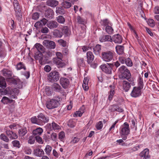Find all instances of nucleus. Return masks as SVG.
<instances>
[{"instance_id": "obj_1", "label": "nucleus", "mask_w": 159, "mask_h": 159, "mask_svg": "<svg viewBox=\"0 0 159 159\" xmlns=\"http://www.w3.org/2000/svg\"><path fill=\"white\" fill-rule=\"evenodd\" d=\"M119 72L121 74V78L122 79H125L129 82H132L133 78L131 77V74L129 70L125 66H123L119 69Z\"/></svg>"}, {"instance_id": "obj_2", "label": "nucleus", "mask_w": 159, "mask_h": 159, "mask_svg": "<svg viewBox=\"0 0 159 159\" xmlns=\"http://www.w3.org/2000/svg\"><path fill=\"white\" fill-rule=\"evenodd\" d=\"M114 55V52L111 50H108L103 52L102 53V58L103 61L106 62L111 61Z\"/></svg>"}, {"instance_id": "obj_3", "label": "nucleus", "mask_w": 159, "mask_h": 159, "mask_svg": "<svg viewBox=\"0 0 159 159\" xmlns=\"http://www.w3.org/2000/svg\"><path fill=\"white\" fill-rule=\"evenodd\" d=\"M16 98L15 94H11L8 95V97L7 96L3 97L1 102L4 104H9L11 103H14L15 101L13 99Z\"/></svg>"}, {"instance_id": "obj_4", "label": "nucleus", "mask_w": 159, "mask_h": 159, "mask_svg": "<svg viewBox=\"0 0 159 159\" xmlns=\"http://www.w3.org/2000/svg\"><path fill=\"white\" fill-rule=\"evenodd\" d=\"M113 67V64L111 63L103 64L100 66V68L105 73L108 74L111 73Z\"/></svg>"}, {"instance_id": "obj_5", "label": "nucleus", "mask_w": 159, "mask_h": 159, "mask_svg": "<svg viewBox=\"0 0 159 159\" xmlns=\"http://www.w3.org/2000/svg\"><path fill=\"white\" fill-rule=\"evenodd\" d=\"M59 78V73L57 71H52L48 76V80L51 82L57 81Z\"/></svg>"}, {"instance_id": "obj_6", "label": "nucleus", "mask_w": 159, "mask_h": 159, "mask_svg": "<svg viewBox=\"0 0 159 159\" xmlns=\"http://www.w3.org/2000/svg\"><path fill=\"white\" fill-rule=\"evenodd\" d=\"M58 101L55 99H51L47 102L46 106L48 109H52L57 107Z\"/></svg>"}, {"instance_id": "obj_7", "label": "nucleus", "mask_w": 159, "mask_h": 159, "mask_svg": "<svg viewBox=\"0 0 159 159\" xmlns=\"http://www.w3.org/2000/svg\"><path fill=\"white\" fill-rule=\"evenodd\" d=\"M39 118L40 125H43L46 123L49 122V117L46 115H44L43 113H40L37 116Z\"/></svg>"}, {"instance_id": "obj_8", "label": "nucleus", "mask_w": 159, "mask_h": 159, "mask_svg": "<svg viewBox=\"0 0 159 159\" xmlns=\"http://www.w3.org/2000/svg\"><path fill=\"white\" fill-rule=\"evenodd\" d=\"M121 134L123 135H128L130 132L129 126L128 124L125 122L121 126Z\"/></svg>"}, {"instance_id": "obj_9", "label": "nucleus", "mask_w": 159, "mask_h": 159, "mask_svg": "<svg viewBox=\"0 0 159 159\" xmlns=\"http://www.w3.org/2000/svg\"><path fill=\"white\" fill-rule=\"evenodd\" d=\"M1 74L4 77L5 79H10L11 78L12 73L11 71L6 69H3L1 71Z\"/></svg>"}, {"instance_id": "obj_10", "label": "nucleus", "mask_w": 159, "mask_h": 159, "mask_svg": "<svg viewBox=\"0 0 159 159\" xmlns=\"http://www.w3.org/2000/svg\"><path fill=\"white\" fill-rule=\"evenodd\" d=\"M43 45L47 48L51 49H54L56 47L55 42L52 41L45 40L43 41Z\"/></svg>"}, {"instance_id": "obj_11", "label": "nucleus", "mask_w": 159, "mask_h": 159, "mask_svg": "<svg viewBox=\"0 0 159 159\" xmlns=\"http://www.w3.org/2000/svg\"><path fill=\"white\" fill-rule=\"evenodd\" d=\"M141 89L138 87H134L130 94L132 97L136 98L141 95Z\"/></svg>"}, {"instance_id": "obj_12", "label": "nucleus", "mask_w": 159, "mask_h": 159, "mask_svg": "<svg viewBox=\"0 0 159 159\" xmlns=\"http://www.w3.org/2000/svg\"><path fill=\"white\" fill-rule=\"evenodd\" d=\"M33 154L35 156L41 157L44 154V152L42 149L38 148L34 150Z\"/></svg>"}, {"instance_id": "obj_13", "label": "nucleus", "mask_w": 159, "mask_h": 159, "mask_svg": "<svg viewBox=\"0 0 159 159\" xmlns=\"http://www.w3.org/2000/svg\"><path fill=\"white\" fill-rule=\"evenodd\" d=\"M47 20L43 18L40 21H38L36 22L34 25V26L37 28H39L42 27L43 25H45L47 23Z\"/></svg>"}, {"instance_id": "obj_14", "label": "nucleus", "mask_w": 159, "mask_h": 159, "mask_svg": "<svg viewBox=\"0 0 159 159\" xmlns=\"http://www.w3.org/2000/svg\"><path fill=\"white\" fill-rule=\"evenodd\" d=\"M60 82L62 87L65 89L66 88L69 84L68 79L65 78H61L60 80Z\"/></svg>"}, {"instance_id": "obj_15", "label": "nucleus", "mask_w": 159, "mask_h": 159, "mask_svg": "<svg viewBox=\"0 0 159 159\" xmlns=\"http://www.w3.org/2000/svg\"><path fill=\"white\" fill-rule=\"evenodd\" d=\"M112 41L116 43H120L122 42V37L119 34H115L112 37Z\"/></svg>"}, {"instance_id": "obj_16", "label": "nucleus", "mask_w": 159, "mask_h": 159, "mask_svg": "<svg viewBox=\"0 0 159 159\" xmlns=\"http://www.w3.org/2000/svg\"><path fill=\"white\" fill-rule=\"evenodd\" d=\"M6 133L7 135L11 139H16L18 137L16 134L12 131V130L6 129Z\"/></svg>"}, {"instance_id": "obj_17", "label": "nucleus", "mask_w": 159, "mask_h": 159, "mask_svg": "<svg viewBox=\"0 0 159 159\" xmlns=\"http://www.w3.org/2000/svg\"><path fill=\"white\" fill-rule=\"evenodd\" d=\"M42 53L39 52H36L34 56V58L35 59L39 60V62L41 64L43 65L44 62L42 61L43 55Z\"/></svg>"}, {"instance_id": "obj_18", "label": "nucleus", "mask_w": 159, "mask_h": 159, "mask_svg": "<svg viewBox=\"0 0 159 159\" xmlns=\"http://www.w3.org/2000/svg\"><path fill=\"white\" fill-rule=\"evenodd\" d=\"M58 25V23L56 21H50L47 23V27L50 29H52L57 27Z\"/></svg>"}, {"instance_id": "obj_19", "label": "nucleus", "mask_w": 159, "mask_h": 159, "mask_svg": "<svg viewBox=\"0 0 159 159\" xmlns=\"http://www.w3.org/2000/svg\"><path fill=\"white\" fill-rule=\"evenodd\" d=\"M47 5L51 7H55L58 4V2L56 0H48L46 2Z\"/></svg>"}, {"instance_id": "obj_20", "label": "nucleus", "mask_w": 159, "mask_h": 159, "mask_svg": "<svg viewBox=\"0 0 159 159\" xmlns=\"http://www.w3.org/2000/svg\"><path fill=\"white\" fill-rule=\"evenodd\" d=\"M86 55L87 62L89 64H91L93 60L94 56L92 52L90 51L88 52Z\"/></svg>"}, {"instance_id": "obj_21", "label": "nucleus", "mask_w": 159, "mask_h": 159, "mask_svg": "<svg viewBox=\"0 0 159 159\" xmlns=\"http://www.w3.org/2000/svg\"><path fill=\"white\" fill-rule=\"evenodd\" d=\"M57 59H55L54 60V61L53 62L56 64L59 68H63L65 66L66 64L65 63L62 61V60H57Z\"/></svg>"}, {"instance_id": "obj_22", "label": "nucleus", "mask_w": 159, "mask_h": 159, "mask_svg": "<svg viewBox=\"0 0 159 159\" xmlns=\"http://www.w3.org/2000/svg\"><path fill=\"white\" fill-rule=\"evenodd\" d=\"M52 127H51V125L50 124H47V126H50V129L51 130L53 129L54 130H58L60 129V126L55 123V122H52Z\"/></svg>"}, {"instance_id": "obj_23", "label": "nucleus", "mask_w": 159, "mask_h": 159, "mask_svg": "<svg viewBox=\"0 0 159 159\" xmlns=\"http://www.w3.org/2000/svg\"><path fill=\"white\" fill-rule=\"evenodd\" d=\"M148 151V149H145L140 153V156L141 157H143L145 159L149 158V155Z\"/></svg>"}, {"instance_id": "obj_24", "label": "nucleus", "mask_w": 159, "mask_h": 159, "mask_svg": "<svg viewBox=\"0 0 159 159\" xmlns=\"http://www.w3.org/2000/svg\"><path fill=\"white\" fill-rule=\"evenodd\" d=\"M57 134L54 132L52 133L51 134L50 137L49 136H47V139H45V140H49L48 139L51 140L53 141H56L57 139Z\"/></svg>"}, {"instance_id": "obj_25", "label": "nucleus", "mask_w": 159, "mask_h": 159, "mask_svg": "<svg viewBox=\"0 0 159 159\" xmlns=\"http://www.w3.org/2000/svg\"><path fill=\"white\" fill-rule=\"evenodd\" d=\"M132 82H128L126 81H124L123 83V87L125 91L129 90L130 88V84Z\"/></svg>"}, {"instance_id": "obj_26", "label": "nucleus", "mask_w": 159, "mask_h": 159, "mask_svg": "<svg viewBox=\"0 0 159 159\" xmlns=\"http://www.w3.org/2000/svg\"><path fill=\"white\" fill-rule=\"evenodd\" d=\"M100 41L101 42H104L106 41H112V38L109 35H105L99 38Z\"/></svg>"}, {"instance_id": "obj_27", "label": "nucleus", "mask_w": 159, "mask_h": 159, "mask_svg": "<svg viewBox=\"0 0 159 159\" xmlns=\"http://www.w3.org/2000/svg\"><path fill=\"white\" fill-rule=\"evenodd\" d=\"M34 47L36 48L38 50L37 52L43 53L44 51V48L39 43H36Z\"/></svg>"}, {"instance_id": "obj_28", "label": "nucleus", "mask_w": 159, "mask_h": 159, "mask_svg": "<svg viewBox=\"0 0 159 159\" xmlns=\"http://www.w3.org/2000/svg\"><path fill=\"white\" fill-rule=\"evenodd\" d=\"M12 92L8 88H7L4 90L0 89V93L2 95H5L7 94L10 95L12 94Z\"/></svg>"}, {"instance_id": "obj_29", "label": "nucleus", "mask_w": 159, "mask_h": 159, "mask_svg": "<svg viewBox=\"0 0 159 159\" xmlns=\"http://www.w3.org/2000/svg\"><path fill=\"white\" fill-rule=\"evenodd\" d=\"M89 82V79L87 78H84L83 84L82 86L84 89L85 90H87L89 89V87L88 83Z\"/></svg>"}, {"instance_id": "obj_30", "label": "nucleus", "mask_w": 159, "mask_h": 159, "mask_svg": "<svg viewBox=\"0 0 159 159\" xmlns=\"http://www.w3.org/2000/svg\"><path fill=\"white\" fill-rule=\"evenodd\" d=\"M43 131V129L42 128L39 127L34 130L33 131V133L34 135L39 136L42 134Z\"/></svg>"}, {"instance_id": "obj_31", "label": "nucleus", "mask_w": 159, "mask_h": 159, "mask_svg": "<svg viewBox=\"0 0 159 159\" xmlns=\"http://www.w3.org/2000/svg\"><path fill=\"white\" fill-rule=\"evenodd\" d=\"M53 15V11L51 9L48 10L45 13V17L50 19L52 18Z\"/></svg>"}, {"instance_id": "obj_32", "label": "nucleus", "mask_w": 159, "mask_h": 159, "mask_svg": "<svg viewBox=\"0 0 159 159\" xmlns=\"http://www.w3.org/2000/svg\"><path fill=\"white\" fill-rule=\"evenodd\" d=\"M75 21L79 24L84 25L86 23L85 20L81 17L80 16H78L75 19Z\"/></svg>"}, {"instance_id": "obj_33", "label": "nucleus", "mask_w": 159, "mask_h": 159, "mask_svg": "<svg viewBox=\"0 0 159 159\" xmlns=\"http://www.w3.org/2000/svg\"><path fill=\"white\" fill-rule=\"evenodd\" d=\"M124 47L122 46H117L116 49L117 53L119 54H122L124 53Z\"/></svg>"}, {"instance_id": "obj_34", "label": "nucleus", "mask_w": 159, "mask_h": 159, "mask_svg": "<svg viewBox=\"0 0 159 159\" xmlns=\"http://www.w3.org/2000/svg\"><path fill=\"white\" fill-rule=\"evenodd\" d=\"M101 49V45L97 44L93 48L94 53L97 55L99 54Z\"/></svg>"}, {"instance_id": "obj_35", "label": "nucleus", "mask_w": 159, "mask_h": 159, "mask_svg": "<svg viewBox=\"0 0 159 159\" xmlns=\"http://www.w3.org/2000/svg\"><path fill=\"white\" fill-rule=\"evenodd\" d=\"M27 133V130L26 128H21L18 131L19 136L21 137H23Z\"/></svg>"}, {"instance_id": "obj_36", "label": "nucleus", "mask_w": 159, "mask_h": 159, "mask_svg": "<svg viewBox=\"0 0 159 159\" xmlns=\"http://www.w3.org/2000/svg\"><path fill=\"white\" fill-rule=\"evenodd\" d=\"M138 88L142 89L143 86V80L141 76H139L138 80Z\"/></svg>"}, {"instance_id": "obj_37", "label": "nucleus", "mask_w": 159, "mask_h": 159, "mask_svg": "<svg viewBox=\"0 0 159 159\" xmlns=\"http://www.w3.org/2000/svg\"><path fill=\"white\" fill-rule=\"evenodd\" d=\"M0 87L5 88L6 87V83L5 81V79L2 77L0 78Z\"/></svg>"}, {"instance_id": "obj_38", "label": "nucleus", "mask_w": 159, "mask_h": 159, "mask_svg": "<svg viewBox=\"0 0 159 159\" xmlns=\"http://www.w3.org/2000/svg\"><path fill=\"white\" fill-rule=\"evenodd\" d=\"M112 111H117L120 112H122L123 111V110L118 107V106L113 105L111 106Z\"/></svg>"}, {"instance_id": "obj_39", "label": "nucleus", "mask_w": 159, "mask_h": 159, "mask_svg": "<svg viewBox=\"0 0 159 159\" xmlns=\"http://www.w3.org/2000/svg\"><path fill=\"white\" fill-rule=\"evenodd\" d=\"M52 87L53 89L56 91L59 92L61 90L60 86L57 83H54L52 86Z\"/></svg>"}, {"instance_id": "obj_40", "label": "nucleus", "mask_w": 159, "mask_h": 159, "mask_svg": "<svg viewBox=\"0 0 159 159\" xmlns=\"http://www.w3.org/2000/svg\"><path fill=\"white\" fill-rule=\"evenodd\" d=\"M16 12V16L17 19H20L22 18V13L21 12L20 9L15 10Z\"/></svg>"}, {"instance_id": "obj_41", "label": "nucleus", "mask_w": 159, "mask_h": 159, "mask_svg": "<svg viewBox=\"0 0 159 159\" xmlns=\"http://www.w3.org/2000/svg\"><path fill=\"white\" fill-rule=\"evenodd\" d=\"M65 137V133L61 131L58 134V139L61 141H63Z\"/></svg>"}, {"instance_id": "obj_42", "label": "nucleus", "mask_w": 159, "mask_h": 159, "mask_svg": "<svg viewBox=\"0 0 159 159\" xmlns=\"http://www.w3.org/2000/svg\"><path fill=\"white\" fill-rule=\"evenodd\" d=\"M53 35L56 37L61 38L62 36V33L58 30H56L53 33Z\"/></svg>"}, {"instance_id": "obj_43", "label": "nucleus", "mask_w": 159, "mask_h": 159, "mask_svg": "<svg viewBox=\"0 0 159 159\" xmlns=\"http://www.w3.org/2000/svg\"><path fill=\"white\" fill-rule=\"evenodd\" d=\"M31 122L33 124H35L40 125V124L39 121V118L36 117V116H34L32 117L31 119Z\"/></svg>"}, {"instance_id": "obj_44", "label": "nucleus", "mask_w": 159, "mask_h": 159, "mask_svg": "<svg viewBox=\"0 0 159 159\" xmlns=\"http://www.w3.org/2000/svg\"><path fill=\"white\" fill-rule=\"evenodd\" d=\"M56 12L57 14H63L65 13L64 10L61 7H56Z\"/></svg>"}, {"instance_id": "obj_45", "label": "nucleus", "mask_w": 159, "mask_h": 159, "mask_svg": "<svg viewBox=\"0 0 159 159\" xmlns=\"http://www.w3.org/2000/svg\"><path fill=\"white\" fill-rule=\"evenodd\" d=\"M57 18V22L60 24H64L65 22V19L62 16H59Z\"/></svg>"}, {"instance_id": "obj_46", "label": "nucleus", "mask_w": 159, "mask_h": 159, "mask_svg": "<svg viewBox=\"0 0 159 159\" xmlns=\"http://www.w3.org/2000/svg\"><path fill=\"white\" fill-rule=\"evenodd\" d=\"M52 150V147L49 145H47L44 149L46 153L48 155L50 154Z\"/></svg>"}, {"instance_id": "obj_47", "label": "nucleus", "mask_w": 159, "mask_h": 159, "mask_svg": "<svg viewBox=\"0 0 159 159\" xmlns=\"http://www.w3.org/2000/svg\"><path fill=\"white\" fill-rule=\"evenodd\" d=\"M56 56H57V57L54 58L53 59V61H54V60L55 59H57V60H62L63 57L62 54L59 52H57L56 53Z\"/></svg>"}, {"instance_id": "obj_48", "label": "nucleus", "mask_w": 159, "mask_h": 159, "mask_svg": "<svg viewBox=\"0 0 159 159\" xmlns=\"http://www.w3.org/2000/svg\"><path fill=\"white\" fill-rule=\"evenodd\" d=\"M125 63L128 66L131 67L133 66V62L130 58H126Z\"/></svg>"}, {"instance_id": "obj_49", "label": "nucleus", "mask_w": 159, "mask_h": 159, "mask_svg": "<svg viewBox=\"0 0 159 159\" xmlns=\"http://www.w3.org/2000/svg\"><path fill=\"white\" fill-rule=\"evenodd\" d=\"M35 137L34 136H30L28 140V143L30 144H33L35 141Z\"/></svg>"}, {"instance_id": "obj_50", "label": "nucleus", "mask_w": 159, "mask_h": 159, "mask_svg": "<svg viewBox=\"0 0 159 159\" xmlns=\"http://www.w3.org/2000/svg\"><path fill=\"white\" fill-rule=\"evenodd\" d=\"M63 6L65 8H69L71 6V3L70 2L65 1L63 3Z\"/></svg>"}, {"instance_id": "obj_51", "label": "nucleus", "mask_w": 159, "mask_h": 159, "mask_svg": "<svg viewBox=\"0 0 159 159\" xmlns=\"http://www.w3.org/2000/svg\"><path fill=\"white\" fill-rule=\"evenodd\" d=\"M106 31L109 34H111L113 33V30L112 28L109 25L107 26L106 28Z\"/></svg>"}, {"instance_id": "obj_52", "label": "nucleus", "mask_w": 159, "mask_h": 159, "mask_svg": "<svg viewBox=\"0 0 159 159\" xmlns=\"http://www.w3.org/2000/svg\"><path fill=\"white\" fill-rule=\"evenodd\" d=\"M17 69L18 70H20L23 69L24 70H26V68L25 66L21 62H20L17 65Z\"/></svg>"}, {"instance_id": "obj_53", "label": "nucleus", "mask_w": 159, "mask_h": 159, "mask_svg": "<svg viewBox=\"0 0 159 159\" xmlns=\"http://www.w3.org/2000/svg\"><path fill=\"white\" fill-rule=\"evenodd\" d=\"M58 42L59 44L63 47H66V42L62 39H60L58 40Z\"/></svg>"}, {"instance_id": "obj_54", "label": "nucleus", "mask_w": 159, "mask_h": 159, "mask_svg": "<svg viewBox=\"0 0 159 159\" xmlns=\"http://www.w3.org/2000/svg\"><path fill=\"white\" fill-rule=\"evenodd\" d=\"M68 125L70 128H73L75 126V123L74 121L70 120L68 123Z\"/></svg>"}, {"instance_id": "obj_55", "label": "nucleus", "mask_w": 159, "mask_h": 159, "mask_svg": "<svg viewBox=\"0 0 159 159\" xmlns=\"http://www.w3.org/2000/svg\"><path fill=\"white\" fill-rule=\"evenodd\" d=\"M13 4L15 10L20 9L19 3L16 0H14Z\"/></svg>"}, {"instance_id": "obj_56", "label": "nucleus", "mask_w": 159, "mask_h": 159, "mask_svg": "<svg viewBox=\"0 0 159 159\" xmlns=\"http://www.w3.org/2000/svg\"><path fill=\"white\" fill-rule=\"evenodd\" d=\"M0 138L1 139L6 142H8L9 141V139L4 134H1Z\"/></svg>"}, {"instance_id": "obj_57", "label": "nucleus", "mask_w": 159, "mask_h": 159, "mask_svg": "<svg viewBox=\"0 0 159 159\" xmlns=\"http://www.w3.org/2000/svg\"><path fill=\"white\" fill-rule=\"evenodd\" d=\"M24 151L25 154L29 155L31 153L32 150L29 147H25L24 148Z\"/></svg>"}, {"instance_id": "obj_58", "label": "nucleus", "mask_w": 159, "mask_h": 159, "mask_svg": "<svg viewBox=\"0 0 159 159\" xmlns=\"http://www.w3.org/2000/svg\"><path fill=\"white\" fill-rule=\"evenodd\" d=\"M45 92L48 96H50L52 94V92L50 88L49 87H46L45 89Z\"/></svg>"}, {"instance_id": "obj_59", "label": "nucleus", "mask_w": 159, "mask_h": 159, "mask_svg": "<svg viewBox=\"0 0 159 159\" xmlns=\"http://www.w3.org/2000/svg\"><path fill=\"white\" fill-rule=\"evenodd\" d=\"M35 137V140L39 143L40 144H43V142L42 140V138L39 136H36Z\"/></svg>"}, {"instance_id": "obj_60", "label": "nucleus", "mask_w": 159, "mask_h": 159, "mask_svg": "<svg viewBox=\"0 0 159 159\" xmlns=\"http://www.w3.org/2000/svg\"><path fill=\"white\" fill-rule=\"evenodd\" d=\"M39 14L38 12H35L32 15V18L34 20H37L39 17Z\"/></svg>"}, {"instance_id": "obj_61", "label": "nucleus", "mask_w": 159, "mask_h": 159, "mask_svg": "<svg viewBox=\"0 0 159 159\" xmlns=\"http://www.w3.org/2000/svg\"><path fill=\"white\" fill-rule=\"evenodd\" d=\"M103 126L102 123L101 121H99L96 125V128L98 129H101Z\"/></svg>"}, {"instance_id": "obj_62", "label": "nucleus", "mask_w": 159, "mask_h": 159, "mask_svg": "<svg viewBox=\"0 0 159 159\" xmlns=\"http://www.w3.org/2000/svg\"><path fill=\"white\" fill-rule=\"evenodd\" d=\"M126 58L123 56H120L119 57V61L121 64L125 63Z\"/></svg>"}, {"instance_id": "obj_63", "label": "nucleus", "mask_w": 159, "mask_h": 159, "mask_svg": "<svg viewBox=\"0 0 159 159\" xmlns=\"http://www.w3.org/2000/svg\"><path fill=\"white\" fill-rule=\"evenodd\" d=\"M148 23L149 25L152 27H153L155 25V21L152 19H149L148 20Z\"/></svg>"}, {"instance_id": "obj_64", "label": "nucleus", "mask_w": 159, "mask_h": 159, "mask_svg": "<svg viewBox=\"0 0 159 159\" xmlns=\"http://www.w3.org/2000/svg\"><path fill=\"white\" fill-rule=\"evenodd\" d=\"M12 143L14 147H20L19 142L18 141L15 140L12 142Z\"/></svg>"}]
</instances>
